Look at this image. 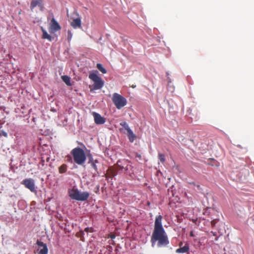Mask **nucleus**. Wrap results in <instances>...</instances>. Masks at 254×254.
Wrapping results in <instances>:
<instances>
[{"label": "nucleus", "mask_w": 254, "mask_h": 254, "mask_svg": "<svg viewBox=\"0 0 254 254\" xmlns=\"http://www.w3.org/2000/svg\"><path fill=\"white\" fill-rule=\"evenodd\" d=\"M73 160L78 165H83L86 159V156L84 150L80 147H75L71 151Z\"/></svg>", "instance_id": "nucleus-3"}, {"label": "nucleus", "mask_w": 254, "mask_h": 254, "mask_svg": "<svg viewBox=\"0 0 254 254\" xmlns=\"http://www.w3.org/2000/svg\"><path fill=\"white\" fill-rule=\"evenodd\" d=\"M21 184L24 185L25 188L29 189L31 192L35 193L37 192L34 180L33 179H25L21 182Z\"/></svg>", "instance_id": "nucleus-7"}, {"label": "nucleus", "mask_w": 254, "mask_h": 254, "mask_svg": "<svg viewBox=\"0 0 254 254\" xmlns=\"http://www.w3.org/2000/svg\"><path fill=\"white\" fill-rule=\"evenodd\" d=\"M92 115L96 124L102 125L105 123V118L102 117L99 114L94 112H93Z\"/></svg>", "instance_id": "nucleus-12"}, {"label": "nucleus", "mask_w": 254, "mask_h": 254, "mask_svg": "<svg viewBox=\"0 0 254 254\" xmlns=\"http://www.w3.org/2000/svg\"><path fill=\"white\" fill-rule=\"evenodd\" d=\"M37 6H38L41 10L44 8V4L42 0H32L30 3V8L32 11Z\"/></svg>", "instance_id": "nucleus-13"}, {"label": "nucleus", "mask_w": 254, "mask_h": 254, "mask_svg": "<svg viewBox=\"0 0 254 254\" xmlns=\"http://www.w3.org/2000/svg\"><path fill=\"white\" fill-rule=\"evenodd\" d=\"M190 237H193V236H194L193 233V232H192V231H191V232H190Z\"/></svg>", "instance_id": "nucleus-28"}, {"label": "nucleus", "mask_w": 254, "mask_h": 254, "mask_svg": "<svg viewBox=\"0 0 254 254\" xmlns=\"http://www.w3.org/2000/svg\"><path fill=\"white\" fill-rule=\"evenodd\" d=\"M112 100L118 109H121L127 104L126 98L117 93L113 94Z\"/></svg>", "instance_id": "nucleus-5"}, {"label": "nucleus", "mask_w": 254, "mask_h": 254, "mask_svg": "<svg viewBox=\"0 0 254 254\" xmlns=\"http://www.w3.org/2000/svg\"><path fill=\"white\" fill-rule=\"evenodd\" d=\"M124 173L125 174L132 177L134 174L133 167L128 160H118L114 166L109 167L105 174L106 179L110 178L112 179L118 174Z\"/></svg>", "instance_id": "nucleus-1"}, {"label": "nucleus", "mask_w": 254, "mask_h": 254, "mask_svg": "<svg viewBox=\"0 0 254 254\" xmlns=\"http://www.w3.org/2000/svg\"><path fill=\"white\" fill-rule=\"evenodd\" d=\"M71 26L74 28H81V22L80 18H77L73 19L72 21L70 22Z\"/></svg>", "instance_id": "nucleus-14"}, {"label": "nucleus", "mask_w": 254, "mask_h": 254, "mask_svg": "<svg viewBox=\"0 0 254 254\" xmlns=\"http://www.w3.org/2000/svg\"><path fill=\"white\" fill-rule=\"evenodd\" d=\"M135 157L138 158L139 159H141V155L137 153L135 154Z\"/></svg>", "instance_id": "nucleus-26"}, {"label": "nucleus", "mask_w": 254, "mask_h": 254, "mask_svg": "<svg viewBox=\"0 0 254 254\" xmlns=\"http://www.w3.org/2000/svg\"><path fill=\"white\" fill-rule=\"evenodd\" d=\"M190 250L189 246L188 245H185L184 247H181L179 249H177L176 250V253H188Z\"/></svg>", "instance_id": "nucleus-15"}, {"label": "nucleus", "mask_w": 254, "mask_h": 254, "mask_svg": "<svg viewBox=\"0 0 254 254\" xmlns=\"http://www.w3.org/2000/svg\"><path fill=\"white\" fill-rule=\"evenodd\" d=\"M115 237V236L114 235H112V236H111V238L112 239H113V238H114Z\"/></svg>", "instance_id": "nucleus-30"}, {"label": "nucleus", "mask_w": 254, "mask_h": 254, "mask_svg": "<svg viewBox=\"0 0 254 254\" xmlns=\"http://www.w3.org/2000/svg\"><path fill=\"white\" fill-rule=\"evenodd\" d=\"M120 125L124 127L127 130V137L130 142H133L136 138L135 134L132 132L129 128L128 125L126 122H122L120 123Z\"/></svg>", "instance_id": "nucleus-8"}, {"label": "nucleus", "mask_w": 254, "mask_h": 254, "mask_svg": "<svg viewBox=\"0 0 254 254\" xmlns=\"http://www.w3.org/2000/svg\"><path fill=\"white\" fill-rule=\"evenodd\" d=\"M84 231H85L87 233H88L89 232H93L94 231V230L92 227H86L85 228Z\"/></svg>", "instance_id": "nucleus-22"}, {"label": "nucleus", "mask_w": 254, "mask_h": 254, "mask_svg": "<svg viewBox=\"0 0 254 254\" xmlns=\"http://www.w3.org/2000/svg\"><path fill=\"white\" fill-rule=\"evenodd\" d=\"M197 187H198V189H200V185H197Z\"/></svg>", "instance_id": "nucleus-31"}, {"label": "nucleus", "mask_w": 254, "mask_h": 254, "mask_svg": "<svg viewBox=\"0 0 254 254\" xmlns=\"http://www.w3.org/2000/svg\"><path fill=\"white\" fill-rule=\"evenodd\" d=\"M67 170V166L65 164H63L59 168V172L62 174L65 173Z\"/></svg>", "instance_id": "nucleus-18"}, {"label": "nucleus", "mask_w": 254, "mask_h": 254, "mask_svg": "<svg viewBox=\"0 0 254 254\" xmlns=\"http://www.w3.org/2000/svg\"><path fill=\"white\" fill-rule=\"evenodd\" d=\"M62 79L67 85H71L70 78L68 76H62Z\"/></svg>", "instance_id": "nucleus-17"}, {"label": "nucleus", "mask_w": 254, "mask_h": 254, "mask_svg": "<svg viewBox=\"0 0 254 254\" xmlns=\"http://www.w3.org/2000/svg\"><path fill=\"white\" fill-rule=\"evenodd\" d=\"M72 34L71 31H68L67 32V40L68 41H70L72 38Z\"/></svg>", "instance_id": "nucleus-23"}, {"label": "nucleus", "mask_w": 254, "mask_h": 254, "mask_svg": "<svg viewBox=\"0 0 254 254\" xmlns=\"http://www.w3.org/2000/svg\"><path fill=\"white\" fill-rule=\"evenodd\" d=\"M158 158L160 161L162 163H164L166 160L165 155L162 153L158 154Z\"/></svg>", "instance_id": "nucleus-20"}, {"label": "nucleus", "mask_w": 254, "mask_h": 254, "mask_svg": "<svg viewBox=\"0 0 254 254\" xmlns=\"http://www.w3.org/2000/svg\"><path fill=\"white\" fill-rule=\"evenodd\" d=\"M89 78L94 82L93 89H101L104 85V82L101 78L96 73H91L89 75Z\"/></svg>", "instance_id": "nucleus-6"}, {"label": "nucleus", "mask_w": 254, "mask_h": 254, "mask_svg": "<svg viewBox=\"0 0 254 254\" xmlns=\"http://www.w3.org/2000/svg\"><path fill=\"white\" fill-rule=\"evenodd\" d=\"M215 161V160L214 159L209 158L207 161V164L208 165L212 166L214 165H216L214 163Z\"/></svg>", "instance_id": "nucleus-21"}, {"label": "nucleus", "mask_w": 254, "mask_h": 254, "mask_svg": "<svg viewBox=\"0 0 254 254\" xmlns=\"http://www.w3.org/2000/svg\"><path fill=\"white\" fill-rule=\"evenodd\" d=\"M68 194L71 199L79 201L86 200L89 196V193L88 192H81L75 189L69 190Z\"/></svg>", "instance_id": "nucleus-4"}, {"label": "nucleus", "mask_w": 254, "mask_h": 254, "mask_svg": "<svg viewBox=\"0 0 254 254\" xmlns=\"http://www.w3.org/2000/svg\"><path fill=\"white\" fill-rule=\"evenodd\" d=\"M217 239H217V238H216L215 239V241H217Z\"/></svg>", "instance_id": "nucleus-32"}, {"label": "nucleus", "mask_w": 254, "mask_h": 254, "mask_svg": "<svg viewBox=\"0 0 254 254\" xmlns=\"http://www.w3.org/2000/svg\"><path fill=\"white\" fill-rule=\"evenodd\" d=\"M36 245H37L39 248L38 250H39L38 254H47L48 253V249L47 246V244L44 243L42 241L37 240L36 243Z\"/></svg>", "instance_id": "nucleus-11"}, {"label": "nucleus", "mask_w": 254, "mask_h": 254, "mask_svg": "<svg viewBox=\"0 0 254 254\" xmlns=\"http://www.w3.org/2000/svg\"><path fill=\"white\" fill-rule=\"evenodd\" d=\"M68 161L70 162H72V159H71V157L70 156H69Z\"/></svg>", "instance_id": "nucleus-29"}, {"label": "nucleus", "mask_w": 254, "mask_h": 254, "mask_svg": "<svg viewBox=\"0 0 254 254\" xmlns=\"http://www.w3.org/2000/svg\"><path fill=\"white\" fill-rule=\"evenodd\" d=\"M88 163L90 164L91 167L94 169V172L92 173V177H95L99 176L97 164L99 161L97 159H94L92 157L89 158Z\"/></svg>", "instance_id": "nucleus-9"}, {"label": "nucleus", "mask_w": 254, "mask_h": 254, "mask_svg": "<svg viewBox=\"0 0 254 254\" xmlns=\"http://www.w3.org/2000/svg\"><path fill=\"white\" fill-rule=\"evenodd\" d=\"M1 135H3L5 137L7 136V133L3 130H1L0 132V136H1Z\"/></svg>", "instance_id": "nucleus-24"}, {"label": "nucleus", "mask_w": 254, "mask_h": 254, "mask_svg": "<svg viewBox=\"0 0 254 254\" xmlns=\"http://www.w3.org/2000/svg\"><path fill=\"white\" fill-rule=\"evenodd\" d=\"M41 30L43 33L42 38L44 39H47L50 41H52V37L49 34H48L47 31L43 27H41Z\"/></svg>", "instance_id": "nucleus-16"}, {"label": "nucleus", "mask_w": 254, "mask_h": 254, "mask_svg": "<svg viewBox=\"0 0 254 254\" xmlns=\"http://www.w3.org/2000/svg\"><path fill=\"white\" fill-rule=\"evenodd\" d=\"M216 223V219L213 220L211 222V225L213 226H214L215 225Z\"/></svg>", "instance_id": "nucleus-25"}, {"label": "nucleus", "mask_w": 254, "mask_h": 254, "mask_svg": "<svg viewBox=\"0 0 254 254\" xmlns=\"http://www.w3.org/2000/svg\"><path fill=\"white\" fill-rule=\"evenodd\" d=\"M135 87V86H134V85H132V87H133V88H134V87Z\"/></svg>", "instance_id": "nucleus-33"}, {"label": "nucleus", "mask_w": 254, "mask_h": 254, "mask_svg": "<svg viewBox=\"0 0 254 254\" xmlns=\"http://www.w3.org/2000/svg\"><path fill=\"white\" fill-rule=\"evenodd\" d=\"M210 233L213 235V236H215L216 235V233L215 232L211 231Z\"/></svg>", "instance_id": "nucleus-27"}, {"label": "nucleus", "mask_w": 254, "mask_h": 254, "mask_svg": "<svg viewBox=\"0 0 254 254\" xmlns=\"http://www.w3.org/2000/svg\"><path fill=\"white\" fill-rule=\"evenodd\" d=\"M61 27L59 24V23L56 20V19L53 17L51 19L50 27H49V31L51 33H54L56 31H58L61 30Z\"/></svg>", "instance_id": "nucleus-10"}, {"label": "nucleus", "mask_w": 254, "mask_h": 254, "mask_svg": "<svg viewBox=\"0 0 254 254\" xmlns=\"http://www.w3.org/2000/svg\"><path fill=\"white\" fill-rule=\"evenodd\" d=\"M162 220L161 215H159L156 217L154 229L151 238L152 246L156 242H158L157 246L159 247L165 246L169 243L168 237L162 224Z\"/></svg>", "instance_id": "nucleus-2"}, {"label": "nucleus", "mask_w": 254, "mask_h": 254, "mask_svg": "<svg viewBox=\"0 0 254 254\" xmlns=\"http://www.w3.org/2000/svg\"><path fill=\"white\" fill-rule=\"evenodd\" d=\"M97 67L102 73H106L107 72V70L101 64H97Z\"/></svg>", "instance_id": "nucleus-19"}]
</instances>
